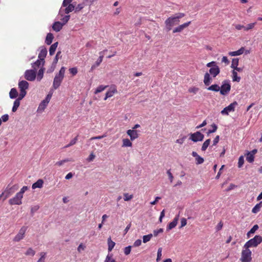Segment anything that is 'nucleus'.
<instances>
[{
	"label": "nucleus",
	"instance_id": "4d7b16f0",
	"mask_svg": "<svg viewBox=\"0 0 262 262\" xmlns=\"http://www.w3.org/2000/svg\"><path fill=\"white\" fill-rule=\"evenodd\" d=\"M69 161H70V160L68 159H64V160H63L57 162L55 164L56 165L60 166L62 165H63L64 163L69 162Z\"/></svg>",
	"mask_w": 262,
	"mask_h": 262
},
{
	"label": "nucleus",
	"instance_id": "4c0bfd02",
	"mask_svg": "<svg viewBox=\"0 0 262 262\" xmlns=\"http://www.w3.org/2000/svg\"><path fill=\"white\" fill-rule=\"evenodd\" d=\"M102 60L101 59V58L99 57L98 59H97V60L96 61V62L92 66L91 70V71L94 70L96 68H97L100 64V63L102 62Z\"/></svg>",
	"mask_w": 262,
	"mask_h": 262
},
{
	"label": "nucleus",
	"instance_id": "69168bd1",
	"mask_svg": "<svg viewBox=\"0 0 262 262\" xmlns=\"http://www.w3.org/2000/svg\"><path fill=\"white\" fill-rule=\"evenodd\" d=\"M9 115L8 114H5L2 116L1 119L2 121L6 122L9 120Z\"/></svg>",
	"mask_w": 262,
	"mask_h": 262
},
{
	"label": "nucleus",
	"instance_id": "680f3d73",
	"mask_svg": "<svg viewBox=\"0 0 262 262\" xmlns=\"http://www.w3.org/2000/svg\"><path fill=\"white\" fill-rule=\"evenodd\" d=\"M69 71L73 75H75L78 72L77 69L76 68H70L69 69Z\"/></svg>",
	"mask_w": 262,
	"mask_h": 262
},
{
	"label": "nucleus",
	"instance_id": "58836bf2",
	"mask_svg": "<svg viewBox=\"0 0 262 262\" xmlns=\"http://www.w3.org/2000/svg\"><path fill=\"white\" fill-rule=\"evenodd\" d=\"M254 159L253 154L251 152H248L246 156V160L249 163H252L254 161Z\"/></svg>",
	"mask_w": 262,
	"mask_h": 262
},
{
	"label": "nucleus",
	"instance_id": "bb28decb",
	"mask_svg": "<svg viewBox=\"0 0 262 262\" xmlns=\"http://www.w3.org/2000/svg\"><path fill=\"white\" fill-rule=\"evenodd\" d=\"M18 96V92L15 88H12L9 92V97L11 99H15Z\"/></svg>",
	"mask_w": 262,
	"mask_h": 262
},
{
	"label": "nucleus",
	"instance_id": "4468645a",
	"mask_svg": "<svg viewBox=\"0 0 262 262\" xmlns=\"http://www.w3.org/2000/svg\"><path fill=\"white\" fill-rule=\"evenodd\" d=\"M117 93L116 87L114 85L111 86L105 94V97L104 98L106 100L108 98L112 97L115 94Z\"/></svg>",
	"mask_w": 262,
	"mask_h": 262
},
{
	"label": "nucleus",
	"instance_id": "3c124183",
	"mask_svg": "<svg viewBox=\"0 0 262 262\" xmlns=\"http://www.w3.org/2000/svg\"><path fill=\"white\" fill-rule=\"evenodd\" d=\"M195 161L196 164H201L204 162V160L203 158L199 155L197 157L195 158Z\"/></svg>",
	"mask_w": 262,
	"mask_h": 262
},
{
	"label": "nucleus",
	"instance_id": "09e8293b",
	"mask_svg": "<svg viewBox=\"0 0 262 262\" xmlns=\"http://www.w3.org/2000/svg\"><path fill=\"white\" fill-rule=\"evenodd\" d=\"M244 163V157L242 156L239 157V158L238 159V167L239 168L242 167L243 166Z\"/></svg>",
	"mask_w": 262,
	"mask_h": 262
},
{
	"label": "nucleus",
	"instance_id": "20e7f679",
	"mask_svg": "<svg viewBox=\"0 0 262 262\" xmlns=\"http://www.w3.org/2000/svg\"><path fill=\"white\" fill-rule=\"evenodd\" d=\"M262 242V236L256 235L253 238L247 241L243 246V248L256 247Z\"/></svg>",
	"mask_w": 262,
	"mask_h": 262
},
{
	"label": "nucleus",
	"instance_id": "7c9ffc66",
	"mask_svg": "<svg viewBox=\"0 0 262 262\" xmlns=\"http://www.w3.org/2000/svg\"><path fill=\"white\" fill-rule=\"evenodd\" d=\"M57 46L58 42H56L51 46L49 49V54L50 55H53L54 54Z\"/></svg>",
	"mask_w": 262,
	"mask_h": 262
},
{
	"label": "nucleus",
	"instance_id": "0eeeda50",
	"mask_svg": "<svg viewBox=\"0 0 262 262\" xmlns=\"http://www.w3.org/2000/svg\"><path fill=\"white\" fill-rule=\"evenodd\" d=\"M231 89L230 82L228 80H224L222 82V84L220 87V93L223 95L227 94Z\"/></svg>",
	"mask_w": 262,
	"mask_h": 262
},
{
	"label": "nucleus",
	"instance_id": "0e129e2a",
	"mask_svg": "<svg viewBox=\"0 0 262 262\" xmlns=\"http://www.w3.org/2000/svg\"><path fill=\"white\" fill-rule=\"evenodd\" d=\"M187 224V220L185 218H182L181 220V226L180 228L184 227Z\"/></svg>",
	"mask_w": 262,
	"mask_h": 262
},
{
	"label": "nucleus",
	"instance_id": "603ef678",
	"mask_svg": "<svg viewBox=\"0 0 262 262\" xmlns=\"http://www.w3.org/2000/svg\"><path fill=\"white\" fill-rule=\"evenodd\" d=\"M40 258L38 259L37 262H45V256L46 253L42 252L40 253Z\"/></svg>",
	"mask_w": 262,
	"mask_h": 262
},
{
	"label": "nucleus",
	"instance_id": "f257e3e1",
	"mask_svg": "<svg viewBox=\"0 0 262 262\" xmlns=\"http://www.w3.org/2000/svg\"><path fill=\"white\" fill-rule=\"evenodd\" d=\"M206 66L210 68L209 73H206L204 77V83L206 85H209L211 83V78L210 75L213 77H215L220 72L219 67L217 65L215 61H211L208 63Z\"/></svg>",
	"mask_w": 262,
	"mask_h": 262
},
{
	"label": "nucleus",
	"instance_id": "5fc2aeb1",
	"mask_svg": "<svg viewBox=\"0 0 262 262\" xmlns=\"http://www.w3.org/2000/svg\"><path fill=\"white\" fill-rule=\"evenodd\" d=\"M199 88H196V87H191V88H190L189 89H188V92L189 93H193V94H196L198 91H199Z\"/></svg>",
	"mask_w": 262,
	"mask_h": 262
},
{
	"label": "nucleus",
	"instance_id": "6e6552de",
	"mask_svg": "<svg viewBox=\"0 0 262 262\" xmlns=\"http://www.w3.org/2000/svg\"><path fill=\"white\" fill-rule=\"evenodd\" d=\"M25 78L30 81H34L36 77V71L35 70H27L24 74Z\"/></svg>",
	"mask_w": 262,
	"mask_h": 262
},
{
	"label": "nucleus",
	"instance_id": "49530a36",
	"mask_svg": "<svg viewBox=\"0 0 262 262\" xmlns=\"http://www.w3.org/2000/svg\"><path fill=\"white\" fill-rule=\"evenodd\" d=\"M238 65V58H233L232 60V63L231 66V68L233 69L234 68H236Z\"/></svg>",
	"mask_w": 262,
	"mask_h": 262
},
{
	"label": "nucleus",
	"instance_id": "338daca9",
	"mask_svg": "<svg viewBox=\"0 0 262 262\" xmlns=\"http://www.w3.org/2000/svg\"><path fill=\"white\" fill-rule=\"evenodd\" d=\"M235 28L237 30H241L242 29H244L245 31V26L242 25L237 24L235 26Z\"/></svg>",
	"mask_w": 262,
	"mask_h": 262
},
{
	"label": "nucleus",
	"instance_id": "72a5a7b5",
	"mask_svg": "<svg viewBox=\"0 0 262 262\" xmlns=\"http://www.w3.org/2000/svg\"><path fill=\"white\" fill-rule=\"evenodd\" d=\"M232 81H236L239 82L241 80V77L237 76V73L236 71L233 70L232 71Z\"/></svg>",
	"mask_w": 262,
	"mask_h": 262
},
{
	"label": "nucleus",
	"instance_id": "423d86ee",
	"mask_svg": "<svg viewBox=\"0 0 262 262\" xmlns=\"http://www.w3.org/2000/svg\"><path fill=\"white\" fill-rule=\"evenodd\" d=\"M241 262H251L252 260V252L249 248H244L242 251L240 258Z\"/></svg>",
	"mask_w": 262,
	"mask_h": 262
},
{
	"label": "nucleus",
	"instance_id": "f3484780",
	"mask_svg": "<svg viewBox=\"0 0 262 262\" xmlns=\"http://www.w3.org/2000/svg\"><path fill=\"white\" fill-rule=\"evenodd\" d=\"M179 220V215H177L173 221L170 222L167 226V230L169 231L173 228H174L177 225L178 221Z\"/></svg>",
	"mask_w": 262,
	"mask_h": 262
},
{
	"label": "nucleus",
	"instance_id": "6e6d98bb",
	"mask_svg": "<svg viewBox=\"0 0 262 262\" xmlns=\"http://www.w3.org/2000/svg\"><path fill=\"white\" fill-rule=\"evenodd\" d=\"M131 248H132V247L130 246H128L127 247H126L124 249V254L126 255H128L130 253V251H131Z\"/></svg>",
	"mask_w": 262,
	"mask_h": 262
},
{
	"label": "nucleus",
	"instance_id": "cd10ccee",
	"mask_svg": "<svg viewBox=\"0 0 262 262\" xmlns=\"http://www.w3.org/2000/svg\"><path fill=\"white\" fill-rule=\"evenodd\" d=\"M107 244H108V252H111V251H112V250L115 247L116 244L114 242H113L111 239V237H109L107 239Z\"/></svg>",
	"mask_w": 262,
	"mask_h": 262
},
{
	"label": "nucleus",
	"instance_id": "bf43d9fd",
	"mask_svg": "<svg viewBox=\"0 0 262 262\" xmlns=\"http://www.w3.org/2000/svg\"><path fill=\"white\" fill-rule=\"evenodd\" d=\"M28 189V186H23L20 190L18 192L19 194H20L21 195H22L23 196V194L24 193V192L27 190Z\"/></svg>",
	"mask_w": 262,
	"mask_h": 262
},
{
	"label": "nucleus",
	"instance_id": "c85d7f7f",
	"mask_svg": "<svg viewBox=\"0 0 262 262\" xmlns=\"http://www.w3.org/2000/svg\"><path fill=\"white\" fill-rule=\"evenodd\" d=\"M262 207V201L257 204L252 209V212L253 213H257L258 212L261 207Z\"/></svg>",
	"mask_w": 262,
	"mask_h": 262
},
{
	"label": "nucleus",
	"instance_id": "9b49d317",
	"mask_svg": "<svg viewBox=\"0 0 262 262\" xmlns=\"http://www.w3.org/2000/svg\"><path fill=\"white\" fill-rule=\"evenodd\" d=\"M237 105V103L236 101L231 103L221 111V114L223 115H228L229 113L234 111L235 107Z\"/></svg>",
	"mask_w": 262,
	"mask_h": 262
},
{
	"label": "nucleus",
	"instance_id": "f704fd0d",
	"mask_svg": "<svg viewBox=\"0 0 262 262\" xmlns=\"http://www.w3.org/2000/svg\"><path fill=\"white\" fill-rule=\"evenodd\" d=\"M8 188H6L5 191L0 195V200L3 199V200H6L10 195V192H8Z\"/></svg>",
	"mask_w": 262,
	"mask_h": 262
},
{
	"label": "nucleus",
	"instance_id": "774afa93",
	"mask_svg": "<svg viewBox=\"0 0 262 262\" xmlns=\"http://www.w3.org/2000/svg\"><path fill=\"white\" fill-rule=\"evenodd\" d=\"M84 7V5L83 4H78L77 7L75 8L76 11H79L83 9Z\"/></svg>",
	"mask_w": 262,
	"mask_h": 262
},
{
	"label": "nucleus",
	"instance_id": "79ce46f5",
	"mask_svg": "<svg viewBox=\"0 0 262 262\" xmlns=\"http://www.w3.org/2000/svg\"><path fill=\"white\" fill-rule=\"evenodd\" d=\"M107 87V85H99L95 90V94H97L101 92L102 91H104Z\"/></svg>",
	"mask_w": 262,
	"mask_h": 262
},
{
	"label": "nucleus",
	"instance_id": "5701e85b",
	"mask_svg": "<svg viewBox=\"0 0 262 262\" xmlns=\"http://www.w3.org/2000/svg\"><path fill=\"white\" fill-rule=\"evenodd\" d=\"M245 49V48L242 47L236 51L230 52L229 55L231 56H238L244 53Z\"/></svg>",
	"mask_w": 262,
	"mask_h": 262
},
{
	"label": "nucleus",
	"instance_id": "8fccbe9b",
	"mask_svg": "<svg viewBox=\"0 0 262 262\" xmlns=\"http://www.w3.org/2000/svg\"><path fill=\"white\" fill-rule=\"evenodd\" d=\"M112 254H108L106 256V257L105 258V260H104V262H115L116 261L115 259H114L112 258Z\"/></svg>",
	"mask_w": 262,
	"mask_h": 262
},
{
	"label": "nucleus",
	"instance_id": "e433bc0d",
	"mask_svg": "<svg viewBox=\"0 0 262 262\" xmlns=\"http://www.w3.org/2000/svg\"><path fill=\"white\" fill-rule=\"evenodd\" d=\"M210 139H207L206 140L203 144V145L202 146L201 149L202 151H205L206 150V149L209 146L210 143Z\"/></svg>",
	"mask_w": 262,
	"mask_h": 262
},
{
	"label": "nucleus",
	"instance_id": "2f4dec72",
	"mask_svg": "<svg viewBox=\"0 0 262 262\" xmlns=\"http://www.w3.org/2000/svg\"><path fill=\"white\" fill-rule=\"evenodd\" d=\"M53 37H54L53 35V34L52 33H48V34H47V35L46 36L45 42L48 45H51L52 42Z\"/></svg>",
	"mask_w": 262,
	"mask_h": 262
},
{
	"label": "nucleus",
	"instance_id": "a878e982",
	"mask_svg": "<svg viewBox=\"0 0 262 262\" xmlns=\"http://www.w3.org/2000/svg\"><path fill=\"white\" fill-rule=\"evenodd\" d=\"M259 227L257 225H255L253 226V227L247 233V238H249L252 236V235L254 234L255 231L258 229Z\"/></svg>",
	"mask_w": 262,
	"mask_h": 262
},
{
	"label": "nucleus",
	"instance_id": "412c9836",
	"mask_svg": "<svg viewBox=\"0 0 262 262\" xmlns=\"http://www.w3.org/2000/svg\"><path fill=\"white\" fill-rule=\"evenodd\" d=\"M63 25L60 21H56L53 24L52 28L55 31L59 32L62 29Z\"/></svg>",
	"mask_w": 262,
	"mask_h": 262
},
{
	"label": "nucleus",
	"instance_id": "39448f33",
	"mask_svg": "<svg viewBox=\"0 0 262 262\" xmlns=\"http://www.w3.org/2000/svg\"><path fill=\"white\" fill-rule=\"evenodd\" d=\"M18 86L20 91L18 96L24 98L27 94L26 90L29 88V83L26 80H21L19 81Z\"/></svg>",
	"mask_w": 262,
	"mask_h": 262
},
{
	"label": "nucleus",
	"instance_id": "13d9d810",
	"mask_svg": "<svg viewBox=\"0 0 262 262\" xmlns=\"http://www.w3.org/2000/svg\"><path fill=\"white\" fill-rule=\"evenodd\" d=\"M39 208V207L38 205H35L31 207V212L32 214H33L36 211H37L38 209Z\"/></svg>",
	"mask_w": 262,
	"mask_h": 262
},
{
	"label": "nucleus",
	"instance_id": "37998d69",
	"mask_svg": "<svg viewBox=\"0 0 262 262\" xmlns=\"http://www.w3.org/2000/svg\"><path fill=\"white\" fill-rule=\"evenodd\" d=\"M162 248L161 247L159 248V249H158L157 257L156 258V261L157 262L159 261L161 259V257L162 255Z\"/></svg>",
	"mask_w": 262,
	"mask_h": 262
},
{
	"label": "nucleus",
	"instance_id": "c03bdc74",
	"mask_svg": "<svg viewBox=\"0 0 262 262\" xmlns=\"http://www.w3.org/2000/svg\"><path fill=\"white\" fill-rule=\"evenodd\" d=\"M124 200L125 201H129L133 198V194H129L128 193H124L123 194Z\"/></svg>",
	"mask_w": 262,
	"mask_h": 262
},
{
	"label": "nucleus",
	"instance_id": "c756f323",
	"mask_svg": "<svg viewBox=\"0 0 262 262\" xmlns=\"http://www.w3.org/2000/svg\"><path fill=\"white\" fill-rule=\"evenodd\" d=\"M45 69L43 68H40L37 74V80L38 81H40L43 76V73H44Z\"/></svg>",
	"mask_w": 262,
	"mask_h": 262
},
{
	"label": "nucleus",
	"instance_id": "4be33fe9",
	"mask_svg": "<svg viewBox=\"0 0 262 262\" xmlns=\"http://www.w3.org/2000/svg\"><path fill=\"white\" fill-rule=\"evenodd\" d=\"M23 99V98H20V97L18 96V98L14 101L13 106L12 108V111L13 112H15L17 111L20 105V101Z\"/></svg>",
	"mask_w": 262,
	"mask_h": 262
},
{
	"label": "nucleus",
	"instance_id": "393cba45",
	"mask_svg": "<svg viewBox=\"0 0 262 262\" xmlns=\"http://www.w3.org/2000/svg\"><path fill=\"white\" fill-rule=\"evenodd\" d=\"M58 18L61 21H60L61 23H62L64 25H66L69 20L70 19V16L69 15H64V14H63V16H61V15L59 16V14L58 13Z\"/></svg>",
	"mask_w": 262,
	"mask_h": 262
},
{
	"label": "nucleus",
	"instance_id": "aec40b11",
	"mask_svg": "<svg viewBox=\"0 0 262 262\" xmlns=\"http://www.w3.org/2000/svg\"><path fill=\"white\" fill-rule=\"evenodd\" d=\"M45 60H41L38 58L35 62L32 63V67L33 69L36 71L37 68H39L40 66H43Z\"/></svg>",
	"mask_w": 262,
	"mask_h": 262
},
{
	"label": "nucleus",
	"instance_id": "a19ab883",
	"mask_svg": "<svg viewBox=\"0 0 262 262\" xmlns=\"http://www.w3.org/2000/svg\"><path fill=\"white\" fill-rule=\"evenodd\" d=\"M256 24V23H253L248 24L247 26H245V31H248L250 30H252L254 28Z\"/></svg>",
	"mask_w": 262,
	"mask_h": 262
},
{
	"label": "nucleus",
	"instance_id": "473e14b6",
	"mask_svg": "<svg viewBox=\"0 0 262 262\" xmlns=\"http://www.w3.org/2000/svg\"><path fill=\"white\" fill-rule=\"evenodd\" d=\"M208 90L214 92H219L220 91V87L219 85L215 84H212L207 88Z\"/></svg>",
	"mask_w": 262,
	"mask_h": 262
},
{
	"label": "nucleus",
	"instance_id": "a18cd8bd",
	"mask_svg": "<svg viewBox=\"0 0 262 262\" xmlns=\"http://www.w3.org/2000/svg\"><path fill=\"white\" fill-rule=\"evenodd\" d=\"M35 254V251L31 248H29L28 249L27 251L25 253V254L26 255H30V256H34Z\"/></svg>",
	"mask_w": 262,
	"mask_h": 262
},
{
	"label": "nucleus",
	"instance_id": "e2e57ef3",
	"mask_svg": "<svg viewBox=\"0 0 262 262\" xmlns=\"http://www.w3.org/2000/svg\"><path fill=\"white\" fill-rule=\"evenodd\" d=\"M167 175L168 176V178H169V179L170 180V182L171 183L172 182L173 179V177L171 172H170V169L168 170L167 171Z\"/></svg>",
	"mask_w": 262,
	"mask_h": 262
},
{
	"label": "nucleus",
	"instance_id": "9d476101",
	"mask_svg": "<svg viewBox=\"0 0 262 262\" xmlns=\"http://www.w3.org/2000/svg\"><path fill=\"white\" fill-rule=\"evenodd\" d=\"M204 135L200 132H196L194 133L191 134L189 139L194 142L203 141Z\"/></svg>",
	"mask_w": 262,
	"mask_h": 262
},
{
	"label": "nucleus",
	"instance_id": "f03ea898",
	"mask_svg": "<svg viewBox=\"0 0 262 262\" xmlns=\"http://www.w3.org/2000/svg\"><path fill=\"white\" fill-rule=\"evenodd\" d=\"M185 16L183 13H178L169 17L165 21V27L167 31L171 30L173 26L179 24L180 19Z\"/></svg>",
	"mask_w": 262,
	"mask_h": 262
},
{
	"label": "nucleus",
	"instance_id": "1a4fd4ad",
	"mask_svg": "<svg viewBox=\"0 0 262 262\" xmlns=\"http://www.w3.org/2000/svg\"><path fill=\"white\" fill-rule=\"evenodd\" d=\"M75 7L74 4H69L66 7H63L62 6L60 8L59 11V16H63V14H69L70 12H72Z\"/></svg>",
	"mask_w": 262,
	"mask_h": 262
},
{
	"label": "nucleus",
	"instance_id": "b1692460",
	"mask_svg": "<svg viewBox=\"0 0 262 262\" xmlns=\"http://www.w3.org/2000/svg\"><path fill=\"white\" fill-rule=\"evenodd\" d=\"M43 181L42 179L38 180L35 183H33L32 188L33 189L36 188H41L43 186Z\"/></svg>",
	"mask_w": 262,
	"mask_h": 262
},
{
	"label": "nucleus",
	"instance_id": "dca6fc26",
	"mask_svg": "<svg viewBox=\"0 0 262 262\" xmlns=\"http://www.w3.org/2000/svg\"><path fill=\"white\" fill-rule=\"evenodd\" d=\"M191 23V21L185 23L182 25H179L173 30V33L180 32L185 28H187Z\"/></svg>",
	"mask_w": 262,
	"mask_h": 262
},
{
	"label": "nucleus",
	"instance_id": "c9c22d12",
	"mask_svg": "<svg viewBox=\"0 0 262 262\" xmlns=\"http://www.w3.org/2000/svg\"><path fill=\"white\" fill-rule=\"evenodd\" d=\"M122 147H131L132 143L128 139H124L122 140Z\"/></svg>",
	"mask_w": 262,
	"mask_h": 262
},
{
	"label": "nucleus",
	"instance_id": "2eb2a0df",
	"mask_svg": "<svg viewBox=\"0 0 262 262\" xmlns=\"http://www.w3.org/2000/svg\"><path fill=\"white\" fill-rule=\"evenodd\" d=\"M128 136H129L130 139L132 141L135 140L139 137L138 132L134 129H128L126 132Z\"/></svg>",
	"mask_w": 262,
	"mask_h": 262
},
{
	"label": "nucleus",
	"instance_id": "a211bd4d",
	"mask_svg": "<svg viewBox=\"0 0 262 262\" xmlns=\"http://www.w3.org/2000/svg\"><path fill=\"white\" fill-rule=\"evenodd\" d=\"M47 54V49L42 46L40 47V51L38 54V58L45 60V58L46 57V55Z\"/></svg>",
	"mask_w": 262,
	"mask_h": 262
},
{
	"label": "nucleus",
	"instance_id": "864d4df0",
	"mask_svg": "<svg viewBox=\"0 0 262 262\" xmlns=\"http://www.w3.org/2000/svg\"><path fill=\"white\" fill-rule=\"evenodd\" d=\"M6 188H8V190L7 192H10V194H11L12 192H13L15 190L17 189L18 186L16 185H14V186L9 188V186H8Z\"/></svg>",
	"mask_w": 262,
	"mask_h": 262
},
{
	"label": "nucleus",
	"instance_id": "f8f14e48",
	"mask_svg": "<svg viewBox=\"0 0 262 262\" xmlns=\"http://www.w3.org/2000/svg\"><path fill=\"white\" fill-rule=\"evenodd\" d=\"M27 230V227L25 226L22 227L19 230L18 233L15 235L13 238V241L18 242L23 239L25 237V234Z\"/></svg>",
	"mask_w": 262,
	"mask_h": 262
},
{
	"label": "nucleus",
	"instance_id": "ea45409f",
	"mask_svg": "<svg viewBox=\"0 0 262 262\" xmlns=\"http://www.w3.org/2000/svg\"><path fill=\"white\" fill-rule=\"evenodd\" d=\"M152 236H153V234H149L148 235H144L143 236V242L144 243H146L149 242L152 238Z\"/></svg>",
	"mask_w": 262,
	"mask_h": 262
},
{
	"label": "nucleus",
	"instance_id": "ddd939ff",
	"mask_svg": "<svg viewBox=\"0 0 262 262\" xmlns=\"http://www.w3.org/2000/svg\"><path fill=\"white\" fill-rule=\"evenodd\" d=\"M23 196L17 193L12 199H10L9 203L10 205H20L22 204L21 200Z\"/></svg>",
	"mask_w": 262,
	"mask_h": 262
},
{
	"label": "nucleus",
	"instance_id": "052dcab7",
	"mask_svg": "<svg viewBox=\"0 0 262 262\" xmlns=\"http://www.w3.org/2000/svg\"><path fill=\"white\" fill-rule=\"evenodd\" d=\"M212 126L213 128L208 131V134L215 132L217 129V126L215 124H212Z\"/></svg>",
	"mask_w": 262,
	"mask_h": 262
},
{
	"label": "nucleus",
	"instance_id": "6ab92c4d",
	"mask_svg": "<svg viewBox=\"0 0 262 262\" xmlns=\"http://www.w3.org/2000/svg\"><path fill=\"white\" fill-rule=\"evenodd\" d=\"M48 102H47V101H46L45 100H43L42 101H41V102L40 103L38 107V108H37V112L38 113H41L46 108V107L47 106L48 104Z\"/></svg>",
	"mask_w": 262,
	"mask_h": 262
},
{
	"label": "nucleus",
	"instance_id": "de8ad7c7",
	"mask_svg": "<svg viewBox=\"0 0 262 262\" xmlns=\"http://www.w3.org/2000/svg\"><path fill=\"white\" fill-rule=\"evenodd\" d=\"M77 140H78V136H76L75 138L73 139L68 145H66L64 146V147L65 148L69 147L74 145L76 143Z\"/></svg>",
	"mask_w": 262,
	"mask_h": 262
},
{
	"label": "nucleus",
	"instance_id": "7ed1b4c3",
	"mask_svg": "<svg viewBox=\"0 0 262 262\" xmlns=\"http://www.w3.org/2000/svg\"><path fill=\"white\" fill-rule=\"evenodd\" d=\"M65 71V68L62 67L60 69L58 73L55 75L53 83L54 89L56 90L60 85L64 76Z\"/></svg>",
	"mask_w": 262,
	"mask_h": 262
}]
</instances>
